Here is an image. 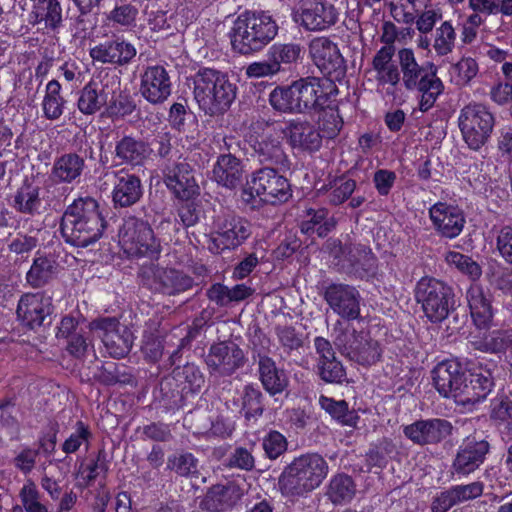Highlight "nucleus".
<instances>
[{
    "label": "nucleus",
    "mask_w": 512,
    "mask_h": 512,
    "mask_svg": "<svg viewBox=\"0 0 512 512\" xmlns=\"http://www.w3.org/2000/svg\"><path fill=\"white\" fill-rule=\"evenodd\" d=\"M106 226L97 200L79 197L65 209L60 221V233L67 244L85 248L102 237Z\"/></svg>",
    "instance_id": "f257e3e1"
},
{
    "label": "nucleus",
    "mask_w": 512,
    "mask_h": 512,
    "mask_svg": "<svg viewBox=\"0 0 512 512\" xmlns=\"http://www.w3.org/2000/svg\"><path fill=\"white\" fill-rule=\"evenodd\" d=\"M191 80L194 99L206 115L224 114L236 98V85L219 70L200 68Z\"/></svg>",
    "instance_id": "f03ea898"
},
{
    "label": "nucleus",
    "mask_w": 512,
    "mask_h": 512,
    "mask_svg": "<svg viewBox=\"0 0 512 512\" xmlns=\"http://www.w3.org/2000/svg\"><path fill=\"white\" fill-rule=\"evenodd\" d=\"M329 472L327 461L318 453L296 457L279 477L283 496L302 497L318 488Z\"/></svg>",
    "instance_id": "7ed1b4c3"
},
{
    "label": "nucleus",
    "mask_w": 512,
    "mask_h": 512,
    "mask_svg": "<svg viewBox=\"0 0 512 512\" xmlns=\"http://www.w3.org/2000/svg\"><path fill=\"white\" fill-rule=\"evenodd\" d=\"M398 58L405 88L421 94L419 109L427 112L444 90L443 82L437 76V67L431 62L419 65L413 50L409 48L399 50Z\"/></svg>",
    "instance_id": "20e7f679"
},
{
    "label": "nucleus",
    "mask_w": 512,
    "mask_h": 512,
    "mask_svg": "<svg viewBox=\"0 0 512 512\" xmlns=\"http://www.w3.org/2000/svg\"><path fill=\"white\" fill-rule=\"evenodd\" d=\"M277 32L278 26L271 16L246 11L234 22L231 44L238 53L249 55L265 47L275 38Z\"/></svg>",
    "instance_id": "39448f33"
},
{
    "label": "nucleus",
    "mask_w": 512,
    "mask_h": 512,
    "mask_svg": "<svg viewBox=\"0 0 512 512\" xmlns=\"http://www.w3.org/2000/svg\"><path fill=\"white\" fill-rule=\"evenodd\" d=\"M414 294L424 315L433 324L442 323L458 306L453 287L434 277H422Z\"/></svg>",
    "instance_id": "423d86ee"
},
{
    "label": "nucleus",
    "mask_w": 512,
    "mask_h": 512,
    "mask_svg": "<svg viewBox=\"0 0 512 512\" xmlns=\"http://www.w3.org/2000/svg\"><path fill=\"white\" fill-rule=\"evenodd\" d=\"M212 230L209 250L220 254L225 249H236L251 236V224L222 205L212 208Z\"/></svg>",
    "instance_id": "0eeeda50"
},
{
    "label": "nucleus",
    "mask_w": 512,
    "mask_h": 512,
    "mask_svg": "<svg viewBox=\"0 0 512 512\" xmlns=\"http://www.w3.org/2000/svg\"><path fill=\"white\" fill-rule=\"evenodd\" d=\"M494 124L493 114L486 106L478 103L464 106L458 117L463 140L474 151H478L488 142Z\"/></svg>",
    "instance_id": "6e6552de"
},
{
    "label": "nucleus",
    "mask_w": 512,
    "mask_h": 512,
    "mask_svg": "<svg viewBox=\"0 0 512 512\" xmlns=\"http://www.w3.org/2000/svg\"><path fill=\"white\" fill-rule=\"evenodd\" d=\"M119 243L130 256L154 257L160 252V243L150 225L135 216L126 217L119 229Z\"/></svg>",
    "instance_id": "1a4fd4ad"
},
{
    "label": "nucleus",
    "mask_w": 512,
    "mask_h": 512,
    "mask_svg": "<svg viewBox=\"0 0 512 512\" xmlns=\"http://www.w3.org/2000/svg\"><path fill=\"white\" fill-rule=\"evenodd\" d=\"M490 443L477 435L465 437L458 445L450 465V474L457 479L477 472L487 459Z\"/></svg>",
    "instance_id": "9d476101"
},
{
    "label": "nucleus",
    "mask_w": 512,
    "mask_h": 512,
    "mask_svg": "<svg viewBox=\"0 0 512 512\" xmlns=\"http://www.w3.org/2000/svg\"><path fill=\"white\" fill-rule=\"evenodd\" d=\"M211 377H230L244 367V351L233 341H220L208 349L204 357Z\"/></svg>",
    "instance_id": "9b49d317"
},
{
    "label": "nucleus",
    "mask_w": 512,
    "mask_h": 512,
    "mask_svg": "<svg viewBox=\"0 0 512 512\" xmlns=\"http://www.w3.org/2000/svg\"><path fill=\"white\" fill-rule=\"evenodd\" d=\"M143 285L153 293L163 296H177L190 291L194 279L184 271L175 268L156 267L142 273Z\"/></svg>",
    "instance_id": "f8f14e48"
},
{
    "label": "nucleus",
    "mask_w": 512,
    "mask_h": 512,
    "mask_svg": "<svg viewBox=\"0 0 512 512\" xmlns=\"http://www.w3.org/2000/svg\"><path fill=\"white\" fill-rule=\"evenodd\" d=\"M298 105L302 114L315 113L330 105V98L338 94V88L331 79L305 77L296 80Z\"/></svg>",
    "instance_id": "ddd939ff"
},
{
    "label": "nucleus",
    "mask_w": 512,
    "mask_h": 512,
    "mask_svg": "<svg viewBox=\"0 0 512 512\" xmlns=\"http://www.w3.org/2000/svg\"><path fill=\"white\" fill-rule=\"evenodd\" d=\"M248 184L250 195L254 192L265 203L275 205L286 202L291 197L288 180L273 167L253 172Z\"/></svg>",
    "instance_id": "4468645a"
},
{
    "label": "nucleus",
    "mask_w": 512,
    "mask_h": 512,
    "mask_svg": "<svg viewBox=\"0 0 512 512\" xmlns=\"http://www.w3.org/2000/svg\"><path fill=\"white\" fill-rule=\"evenodd\" d=\"M309 54L313 63L326 76V79H341L346 65L338 45L327 37H316L309 43Z\"/></svg>",
    "instance_id": "2eb2a0df"
},
{
    "label": "nucleus",
    "mask_w": 512,
    "mask_h": 512,
    "mask_svg": "<svg viewBox=\"0 0 512 512\" xmlns=\"http://www.w3.org/2000/svg\"><path fill=\"white\" fill-rule=\"evenodd\" d=\"M91 329L99 333L107 352L113 358H123L130 352L133 345V334L116 318L94 320L91 323Z\"/></svg>",
    "instance_id": "dca6fc26"
},
{
    "label": "nucleus",
    "mask_w": 512,
    "mask_h": 512,
    "mask_svg": "<svg viewBox=\"0 0 512 512\" xmlns=\"http://www.w3.org/2000/svg\"><path fill=\"white\" fill-rule=\"evenodd\" d=\"M431 376L433 385L441 396L453 398L455 402L462 404V387L466 373L459 361L451 359L438 363L431 371Z\"/></svg>",
    "instance_id": "f3484780"
},
{
    "label": "nucleus",
    "mask_w": 512,
    "mask_h": 512,
    "mask_svg": "<svg viewBox=\"0 0 512 512\" xmlns=\"http://www.w3.org/2000/svg\"><path fill=\"white\" fill-rule=\"evenodd\" d=\"M248 144L252 150V156L259 163L273 168H288L289 159L284 150L281 137L277 133L262 132L251 134Z\"/></svg>",
    "instance_id": "a211bd4d"
},
{
    "label": "nucleus",
    "mask_w": 512,
    "mask_h": 512,
    "mask_svg": "<svg viewBox=\"0 0 512 512\" xmlns=\"http://www.w3.org/2000/svg\"><path fill=\"white\" fill-rule=\"evenodd\" d=\"M141 96L152 105H161L172 93L170 72L163 65H149L140 75Z\"/></svg>",
    "instance_id": "6ab92c4d"
},
{
    "label": "nucleus",
    "mask_w": 512,
    "mask_h": 512,
    "mask_svg": "<svg viewBox=\"0 0 512 512\" xmlns=\"http://www.w3.org/2000/svg\"><path fill=\"white\" fill-rule=\"evenodd\" d=\"M245 489L231 480L207 488L200 500L199 508L204 512H229L242 500Z\"/></svg>",
    "instance_id": "aec40b11"
},
{
    "label": "nucleus",
    "mask_w": 512,
    "mask_h": 512,
    "mask_svg": "<svg viewBox=\"0 0 512 512\" xmlns=\"http://www.w3.org/2000/svg\"><path fill=\"white\" fill-rule=\"evenodd\" d=\"M453 425L443 418L420 419L403 428V433L419 446L437 445L452 435Z\"/></svg>",
    "instance_id": "412c9836"
},
{
    "label": "nucleus",
    "mask_w": 512,
    "mask_h": 512,
    "mask_svg": "<svg viewBox=\"0 0 512 512\" xmlns=\"http://www.w3.org/2000/svg\"><path fill=\"white\" fill-rule=\"evenodd\" d=\"M282 133L292 149L314 153L322 146L323 136L316 125L306 118H293L285 123Z\"/></svg>",
    "instance_id": "4be33fe9"
},
{
    "label": "nucleus",
    "mask_w": 512,
    "mask_h": 512,
    "mask_svg": "<svg viewBox=\"0 0 512 512\" xmlns=\"http://www.w3.org/2000/svg\"><path fill=\"white\" fill-rule=\"evenodd\" d=\"M163 179L167 188L179 200H192L199 195L193 168L185 160L167 164L163 169Z\"/></svg>",
    "instance_id": "5701e85b"
},
{
    "label": "nucleus",
    "mask_w": 512,
    "mask_h": 512,
    "mask_svg": "<svg viewBox=\"0 0 512 512\" xmlns=\"http://www.w3.org/2000/svg\"><path fill=\"white\" fill-rule=\"evenodd\" d=\"M53 312L52 298L44 293H26L21 296L16 314L28 329L35 330L44 325Z\"/></svg>",
    "instance_id": "b1692460"
},
{
    "label": "nucleus",
    "mask_w": 512,
    "mask_h": 512,
    "mask_svg": "<svg viewBox=\"0 0 512 512\" xmlns=\"http://www.w3.org/2000/svg\"><path fill=\"white\" fill-rule=\"evenodd\" d=\"M323 297L330 308L341 317L348 320L359 317L361 296L355 287L331 283L326 286Z\"/></svg>",
    "instance_id": "393cba45"
},
{
    "label": "nucleus",
    "mask_w": 512,
    "mask_h": 512,
    "mask_svg": "<svg viewBox=\"0 0 512 512\" xmlns=\"http://www.w3.org/2000/svg\"><path fill=\"white\" fill-rule=\"evenodd\" d=\"M301 25L308 31H324L335 25L339 13L333 4L323 0H303L300 6Z\"/></svg>",
    "instance_id": "a878e982"
},
{
    "label": "nucleus",
    "mask_w": 512,
    "mask_h": 512,
    "mask_svg": "<svg viewBox=\"0 0 512 512\" xmlns=\"http://www.w3.org/2000/svg\"><path fill=\"white\" fill-rule=\"evenodd\" d=\"M429 217L435 231L448 239H454L460 235L466 222L460 208L444 202H437L431 206Z\"/></svg>",
    "instance_id": "bb28decb"
},
{
    "label": "nucleus",
    "mask_w": 512,
    "mask_h": 512,
    "mask_svg": "<svg viewBox=\"0 0 512 512\" xmlns=\"http://www.w3.org/2000/svg\"><path fill=\"white\" fill-rule=\"evenodd\" d=\"M346 272L359 279H368L376 273L377 258L369 247L363 244H346L343 248Z\"/></svg>",
    "instance_id": "cd10ccee"
},
{
    "label": "nucleus",
    "mask_w": 512,
    "mask_h": 512,
    "mask_svg": "<svg viewBox=\"0 0 512 512\" xmlns=\"http://www.w3.org/2000/svg\"><path fill=\"white\" fill-rule=\"evenodd\" d=\"M89 54L94 61L102 64L124 66L136 56V49L131 43L117 38L96 45Z\"/></svg>",
    "instance_id": "c85d7f7f"
},
{
    "label": "nucleus",
    "mask_w": 512,
    "mask_h": 512,
    "mask_svg": "<svg viewBox=\"0 0 512 512\" xmlns=\"http://www.w3.org/2000/svg\"><path fill=\"white\" fill-rule=\"evenodd\" d=\"M482 493L483 483L479 481L452 486L434 497L431 503V511L447 512L453 506L476 499Z\"/></svg>",
    "instance_id": "c756f323"
},
{
    "label": "nucleus",
    "mask_w": 512,
    "mask_h": 512,
    "mask_svg": "<svg viewBox=\"0 0 512 512\" xmlns=\"http://www.w3.org/2000/svg\"><path fill=\"white\" fill-rule=\"evenodd\" d=\"M494 387V377L490 369L482 366L469 371L462 389V405L476 404L484 400Z\"/></svg>",
    "instance_id": "7c9ffc66"
},
{
    "label": "nucleus",
    "mask_w": 512,
    "mask_h": 512,
    "mask_svg": "<svg viewBox=\"0 0 512 512\" xmlns=\"http://www.w3.org/2000/svg\"><path fill=\"white\" fill-rule=\"evenodd\" d=\"M466 299L474 325L479 330H488L494 316L490 294L485 292L480 285L473 284L466 292Z\"/></svg>",
    "instance_id": "2f4dec72"
},
{
    "label": "nucleus",
    "mask_w": 512,
    "mask_h": 512,
    "mask_svg": "<svg viewBox=\"0 0 512 512\" xmlns=\"http://www.w3.org/2000/svg\"><path fill=\"white\" fill-rule=\"evenodd\" d=\"M149 144L140 138L125 135L115 143L114 158L119 165L142 166L150 155Z\"/></svg>",
    "instance_id": "473e14b6"
},
{
    "label": "nucleus",
    "mask_w": 512,
    "mask_h": 512,
    "mask_svg": "<svg viewBox=\"0 0 512 512\" xmlns=\"http://www.w3.org/2000/svg\"><path fill=\"white\" fill-rule=\"evenodd\" d=\"M468 343L473 350L487 354H503L512 346V330L470 333Z\"/></svg>",
    "instance_id": "72a5a7b5"
},
{
    "label": "nucleus",
    "mask_w": 512,
    "mask_h": 512,
    "mask_svg": "<svg viewBox=\"0 0 512 512\" xmlns=\"http://www.w3.org/2000/svg\"><path fill=\"white\" fill-rule=\"evenodd\" d=\"M115 177L116 182L112 191L115 207L126 208L137 203L143 195L140 178L123 170L116 172Z\"/></svg>",
    "instance_id": "f704fd0d"
},
{
    "label": "nucleus",
    "mask_w": 512,
    "mask_h": 512,
    "mask_svg": "<svg viewBox=\"0 0 512 512\" xmlns=\"http://www.w3.org/2000/svg\"><path fill=\"white\" fill-rule=\"evenodd\" d=\"M85 159L76 152L64 153L54 160L50 179L55 183H79L85 170Z\"/></svg>",
    "instance_id": "c9c22d12"
},
{
    "label": "nucleus",
    "mask_w": 512,
    "mask_h": 512,
    "mask_svg": "<svg viewBox=\"0 0 512 512\" xmlns=\"http://www.w3.org/2000/svg\"><path fill=\"white\" fill-rule=\"evenodd\" d=\"M243 173L241 160L230 153L220 155L212 171L214 181L230 190L242 185Z\"/></svg>",
    "instance_id": "e433bc0d"
},
{
    "label": "nucleus",
    "mask_w": 512,
    "mask_h": 512,
    "mask_svg": "<svg viewBox=\"0 0 512 512\" xmlns=\"http://www.w3.org/2000/svg\"><path fill=\"white\" fill-rule=\"evenodd\" d=\"M259 380L271 396L282 393L288 386L289 380L284 370L276 366L275 361L263 353H258Z\"/></svg>",
    "instance_id": "4c0bfd02"
},
{
    "label": "nucleus",
    "mask_w": 512,
    "mask_h": 512,
    "mask_svg": "<svg viewBox=\"0 0 512 512\" xmlns=\"http://www.w3.org/2000/svg\"><path fill=\"white\" fill-rule=\"evenodd\" d=\"M365 336L366 332L357 331L351 326L343 328L341 323L337 321L334 326L333 343L341 355L352 361L353 354L358 351L359 346L365 344L363 341Z\"/></svg>",
    "instance_id": "58836bf2"
},
{
    "label": "nucleus",
    "mask_w": 512,
    "mask_h": 512,
    "mask_svg": "<svg viewBox=\"0 0 512 512\" xmlns=\"http://www.w3.org/2000/svg\"><path fill=\"white\" fill-rule=\"evenodd\" d=\"M296 81L288 86H277L269 95V103L272 108L280 113L302 114L299 107Z\"/></svg>",
    "instance_id": "ea45409f"
},
{
    "label": "nucleus",
    "mask_w": 512,
    "mask_h": 512,
    "mask_svg": "<svg viewBox=\"0 0 512 512\" xmlns=\"http://www.w3.org/2000/svg\"><path fill=\"white\" fill-rule=\"evenodd\" d=\"M172 378L185 393L199 392L205 383V377L200 368L192 363L175 367Z\"/></svg>",
    "instance_id": "a19ab883"
},
{
    "label": "nucleus",
    "mask_w": 512,
    "mask_h": 512,
    "mask_svg": "<svg viewBox=\"0 0 512 512\" xmlns=\"http://www.w3.org/2000/svg\"><path fill=\"white\" fill-rule=\"evenodd\" d=\"M264 400V394L258 387L254 384L245 385L241 393V411L244 418L250 421L262 416L265 411Z\"/></svg>",
    "instance_id": "79ce46f5"
},
{
    "label": "nucleus",
    "mask_w": 512,
    "mask_h": 512,
    "mask_svg": "<svg viewBox=\"0 0 512 512\" xmlns=\"http://www.w3.org/2000/svg\"><path fill=\"white\" fill-rule=\"evenodd\" d=\"M13 207L23 214H38L41 207L40 187L23 184L14 196Z\"/></svg>",
    "instance_id": "37998d69"
},
{
    "label": "nucleus",
    "mask_w": 512,
    "mask_h": 512,
    "mask_svg": "<svg viewBox=\"0 0 512 512\" xmlns=\"http://www.w3.org/2000/svg\"><path fill=\"white\" fill-rule=\"evenodd\" d=\"M355 493L353 479L346 474H337L330 480L326 495L334 505H341L350 502Z\"/></svg>",
    "instance_id": "c03bdc74"
},
{
    "label": "nucleus",
    "mask_w": 512,
    "mask_h": 512,
    "mask_svg": "<svg viewBox=\"0 0 512 512\" xmlns=\"http://www.w3.org/2000/svg\"><path fill=\"white\" fill-rule=\"evenodd\" d=\"M107 97L103 90H98L97 83L88 82L80 91L77 101L78 109L85 115H93L106 104Z\"/></svg>",
    "instance_id": "a18cd8bd"
},
{
    "label": "nucleus",
    "mask_w": 512,
    "mask_h": 512,
    "mask_svg": "<svg viewBox=\"0 0 512 512\" xmlns=\"http://www.w3.org/2000/svg\"><path fill=\"white\" fill-rule=\"evenodd\" d=\"M315 113L318 114V126L316 127L323 138H335L342 128L343 121L334 100L330 98V105L322 110H317Z\"/></svg>",
    "instance_id": "49530a36"
},
{
    "label": "nucleus",
    "mask_w": 512,
    "mask_h": 512,
    "mask_svg": "<svg viewBox=\"0 0 512 512\" xmlns=\"http://www.w3.org/2000/svg\"><path fill=\"white\" fill-rule=\"evenodd\" d=\"M56 268L57 264L53 259L39 256L34 259L31 268L27 272L26 280L33 288L43 287L52 279Z\"/></svg>",
    "instance_id": "de8ad7c7"
},
{
    "label": "nucleus",
    "mask_w": 512,
    "mask_h": 512,
    "mask_svg": "<svg viewBox=\"0 0 512 512\" xmlns=\"http://www.w3.org/2000/svg\"><path fill=\"white\" fill-rule=\"evenodd\" d=\"M35 16L34 23L45 22V27L52 30L60 27L62 23V8L58 0H39L32 12Z\"/></svg>",
    "instance_id": "09e8293b"
},
{
    "label": "nucleus",
    "mask_w": 512,
    "mask_h": 512,
    "mask_svg": "<svg viewBox=\"0 0 512 512\" xmlns=\"http://www.w3.org/2000/svg\"><path fill=\"white\" fill-rule=\"evenodd\" d=\"M167 469L184 478H198L199 460L190 452L170 455L167 459Z\"/></svg>",
    "instance_id": "8fccbe9b"
},
{
    "label": "nucleus",
    "mask_w": 512,
    "mask_h": 512,
    "mask_svg": "<svg viewBox=\"0 0 512 512\" xmlns=\"http://www.w3.org/2000/svg\"><path fill=\"white\" fill-rule=\"evenodd\" d=\"M60 91L61 85L57 80L48 82L42 102L43 114L48 120H57L63 114L66 100L60 95Z\"/></svg>",
    "instance_id": "3c124183"
},
{
    "label": "nucleus",
    "mask_w": 512,
    "mask_h": 512,
    "mask_svg": "<svg viewBox=\"0 0 512 512\" xmlns=\"http://www.w3.org/2000/svg\"><path fill=\"white\" fill-rule=\"evenodd\" d=\"M302 48L299 44L287 43V44H274L269 50L267 57L272 59L276 66H279V71L282 69V64L290 65L296 63L300 58Z\"/></svg>",
    "instance_id": "603ef678"
},
{
    "label": "nucleus",
    "mask_w": 512,
    "mask_h": 512,
    "mask_svg": "<svg viewBox=\"0 0 512 512\" xmlns=\"http://www.w3.org/2000/svg\"><path fill=\"white\" fill-rule=\"evenodd\" d=\"M445 261L448 265L454 266L461 273L469 276L472 280H478L482 275L481 266L471 257L460 252L449 251L445 254Z\"/></svg>",
    "instance_id": "864d4df0"
},
{
    "label": "nucleus",
    "mask_w": 512,
    "mask_h": 512,
    "mask_svg": "<svg viewBox=\"0 0 512 512\" xmlns=\"http://www.w3.org/2000/svg\"><path fill=\"white\" fill-rule=\"evenodd\" d=\"M365 344L359 346L358 351L353 354L352 361L362 366H371L380 361L382 349L378 341L372 339L368 333L363 339Z\"/></svg>",
    "instance_id": "5fc2aeb1"
},
{
    "label": "nucleus",
    "mask_w": 512,
    "mask_h": 512,
    "mask_svg": "<svg viewBox=\"0 0 512 512\" xmlns=\"http://www.w3.org/2000/svg\"><path fill=\"white\" fill-rule=\"evenodd\" d=\"M321 407L328 412L333 418L339 420L345 425H353L356 418L348 409L345 400L336 401L332 398L321 396L319 399Z\"/></svg>",
    "instance_id": "6e6d98bb"
},
{
    "label": "nucleus",
    "mask_w": 512,
    "mask_h": 512,
    "mask_svg": "<svg viewBox=\"0 0 512 512\" xmlns=\"http://www.w3.org/2000/svg\"><path fill=\"white\" fill-rule=\"evenodd\" d=\"M319 377L326 383L341 384L346 380V370L336 358L317 363Z\"/></svg>",
    "instance_id": "4d7b16f0"
},
{
    "label": "nucleus",
    "mask_w": 512,
    "mask_h": 512,
    "mask_svg": "<svg viewBox=\"0 0 512 512\" xmlns=\"http://www.w3.org/2000/svg\"><path fill=\"white\" fill-rule=\"evenodd\" d=\"M91 437L92 433L89 426L82 421H77L75 431L62 444V451L66 454H72L78 451L82 444L88 447Z\"/></svg>",
    "instance_id": "13d9d810"
},
{
    "label": "nucleus",
    "mask_w": 512,
    "mask_h": 512,
    "mask_svg": "<svg viewBox=\"0 0 512 512\" xmlns=\"http://www.w3.org/2000/svg\"><path fill=\"white\" fill-rule=\"evenodd\" d=\"M356 181L353 179L337 180L326 190L327 201L334 206L342 204L355 191Z\"/></svg>",
    "instance_id": "bf43d9fd"
},
{
    "label": "nucleus",
    "mask_w": 512,
    "mask_h": 512,
    "mask_svg": "<svg viewBox=\"0 0 512 512\" xmlns=\"http://www.w3.org/2000/svg\"><path fill=\"white\" fill-rule=\"evenodd\" d=\"M20 498L26 512H49L40 502V493L34 482L28 481L20 491Z\"/></svg>",
    "instance_id": "052dcab7"
},
{
    "label": "nucleus",
    "mask_w": 512,
    "mask_h": 512,
    "mask_svg": "<svg viewBox=\"0 0 512 512\" xmlns=\"http://www.w3.org/2000/svg\"><path fill=\"white\" fill-rule=\"evenodd\" d=\"M278 341L285 351L291 352L303 346L302 335L293 326L278 325L275 328Z\"/></svg>",
    "instance_id": "680f3d73"
},
{
    "label": "nucleus",
    "mask_w": 512,
    "mask_h": 512,
    "mask_svg": "<svg viewBox=\"0 0 512 512\" xmlns=\"http://www.w3.org/2000/svg\"><path fill=\"white\" fill-rule=\"evenodd\" d=\"M136 109V103L133 98L126 93H120L114 96L108 107L107 112L112 117H126L131 115Z\"/></svg>",
    "instance_id": "e2e57ef3"
},
{
    "label": "nucleus",
    "mask_w": 512,
    "mask_h": 512,
    "mask_svg": "<svg viewBox=\"0 0 512 512\" xmlns=\"http://www.w3.org/2000/svg\"><path fill=\"white\" fill-rule=\"evenodd\" d=\"M455 31L450 22L445 21L436 31L434 48L439 55L450 53L454 47Z\"/></svg>",
    "instance_id": "0e129e2a"
},
{
    "label": "nucleus",
    "mask_w": 512,
    "mask_h": 512,
    "mask_svg": "<svg viewBox=\"0 0 512 512\" xmlns=\"http://www.w3.org/2000/svg\"><path fill=\"white\" fill-rule=\"evenodd\" d=\"M262 446L269 459H277L287 450V440L278 431H270L262 441Z\"/></svg>",
    "instance_id": "69168bd1"
},
{
    "label": "nucleus",
    "mask_w": 512,
    "mask_h": 512,
    "mask_svg": "<svg viewBox=\"0 0 512 512\" xmlns=\"http://www.w3.org/2000/svg\"><path fill=\"white\" fill-rule=\"evenodd\" d=\"M456 76V84L467 85L478 73V64L473 58H462L453 66Z\"/></svg>",
    "instance_id": "338daca9"
},
{
    "label": "nucleus",
    "mask_w": 512,
    "mask_h": 512,
    "mask_svg": "<svg viewBox=\"0 0 512 512\" xmlns=\"http://www.w3.org/2000/svg\"><path fill=\"white\" fill-rule=\"evenodd\" d=\"M496 247L501 257L512 265V227L504 226L498 232Z\"/></svg>",
    "instance_id": "774afa93"
}]
</instances>
